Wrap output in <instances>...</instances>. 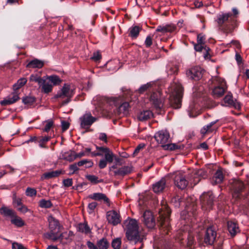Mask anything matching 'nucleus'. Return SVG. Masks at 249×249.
Returning a JSON list of instances; mask_svg holds the SVG:
<instances>
[{
    "mask_svg": "<svg viewBox=\"0 0 249 249\" xmlns=\"http://www.w3.org/2000/svg\"><path fill=\"white\" fill-rule=\"evenodd\" d=\"M217 22L219 28L226 34L232 32L236 27L233 17L231 13H221L217 16Z\"/></svg>",
    "mask_w": 249,
    "mask_h": 249,
    "instance_id": "1",
    "label": "nucleus"
},
{
    "mask_svg": "<svg viewBox=\"0 0 249 249\" xmlns=\"http://www.w3.org/2000/svg\"><path fill=\"white\" fill-rule=\"evenodd\" d=\"M183 96V88L178 83H174L171 86V94L169 101L171 106L175 108H179L181 105V99Z\"/></svg>",
    "mask_w": 249,
    "mask_h": 249,
    "instance_id": "2",
    "label": "nucleus"
},
{
    "mask_svg": "<svg viewBox=\"0 0 249 249\" xmlns=\"http://www.w3.org/2000/svg\"><path fill=\"white\" fill-rule=\"evenodd\" d=\"M126 231V236L129 241L138 240L139 237L137 221L134 219H128L124 223Z\"/></svg>",
    "mask_w": 249,
    "mask_h": 249,
    "instance_id": "3",
    "label": "nucleus"
},
{
    "mask_svg": "<svg viewBox=\"0 0 249 249\" xmlns=\"http://www.w3.org/2000/svg\"><path fill=\"white\" fill-rule=\"evenodd\" d=\"M0 214L4 217L11 218V223L17 227H22L25 224L24 221L17 215L14 210L7 206L3 205L0 208Z\"/></svg>",
    "mask_w": 249,
    "mask_h": 249,
    "instance_id": "4",
    "label": "nucleus"
},
{
    "mask_svg": "<svg viewBox=\"0 0 249 249\" xmlns=\"http://www.w3.org/2000/svg\"><path fill=\"white\" fill-rule=\"evenodd\" d=\"M230 189L231 191L232 197L235 199H239L245 196V185L241 180L233 179L230 181Z\"/></svg>",
    "mask_w": 249,
    "mask_h": 249,
    "instance_id": "5",
    "label": "nucleus"
},
{
    "mask_svg": "<svg viewBox=\"0 0 249 249\" xmlns=\"http://www.w3.org/2000/svg\"><path fill=\"white\" fill-rule=\"evenodd\" d=\"M74 94V89H71L70 85L65 83L64 84L62 88L54 96L55 98H64L67 97V99L62 102V105H65L68 104L71 101Z\"/></svg>",
    "mask_w": 249,
    "mask_h": 249,
    "instance_id": "6",
    "label": "nucleus"
},
{
    "mask_svg": "<svg viewBox=\"0 0 249 249\" xmlns=\"http://www.w3.org/2000/svg\"><path fill=\"white\" fill-rule=\"evenodd\" d=\"M79 122L80 128L85 130L83 133L92 131L90 128L93 124V116L90 112L86 111L79 118Z\"/></svg>",
    "mask_w": 249,
    "mask_h": 249,
    "instance_id": "7",
    "label": "nucleus"
},
{
    "mask_svg": "<svg viewBox=\"0 0 249 249\" xmlns=\"http://www.w3.org/2000/svg\"><path fill=\"white\" fill-rule=\"evenodd\" d=\"M214 81L217 84L212 91L213 95L214 98H218L223 95L227 90V86L224 79L220 77H215Z\"/></svg>",
    "mask_w": 249,
    "mask_h": 249,
    "instance_id": "8",
    "label": "nucleus"
},
{
    "mask_svg": "<svg viewBox=\"0 0 249 249\" xmlns=\"http://www.w3.org/2000/svg\"><path fill=\"white\" fill-rule=\"evenodd\" d=\"M115 101L114 99L102 98L98 105V107H96L97 112H100L101 114L104 115V111L107 112H109L110 106L113 104H115Z\"/></svg>",
    "mask_w": 249,
    "mask_h": 249,
    "instance_id": "9",
    "label": "nucleus"
},
{
    "mask_svg": "<svg viewBox=\"0 0 249 249\" xmlns=\"http://www.w3.org/2000/svg\"><path fill=\"white\" fill-rule=\"evenodd\" d=\"M172 178L174 179L175 185L178 188L182 190L187 187L188 181L183 174L177 172L173 175Z\"/></svg>",
    "mask_w": 249,
    "mask_h": 249,
    "instance_id": "10",
    "label": "nucleus"
},
{
    "mask_svg": "<svg viewBox=\"0 0 249 249\" xmlns=\"http://www.w3.org/2000/svg\"><path fill=\"white\" fill-rule=\"evenodd\" d=\"M213 198V193L211 192L203 194L200 197L202 207L206 210L212 209Z\"/></svg>",
    "mask_w": 249,
    "mask_h": 249,
    "instance_id": "11",
    "label": "nucleus"
},
{
    "mask_svg": "<svg viewBox=\"0 0 249 249\" xmlns=\"http://www.w3.org/2000/svg\"><path fill=\"white\" fill-rule=\"evenodd\" d=\"M105 156V158L109 161V163L112 162L113 152L108 148L104 146H96L94 151V156Z\"/></svg>",
    "mask_w": 249,
    "mask_h": 249,
    "instance_id": "12",
    "label": "nucleus"
},
{
    "mask_svg": "<svg viewBox=\"0 0 249 249\" xmlns=\"http://www.w3.org/2000/svg\"><path fill=\"white\" fill-rule=\"evenodd\" d=\"M166 210L164 211L162 210L159 211L160 217L161 221V227L163 229L166 228L167 233L170 230V226L169 224V216L171 213L170 210L165 206Z\"/></svg>",
    "mask_w": 249,
    "mask_h": 249,
    "instance_id": "13",
    "label": "nucleus"
},
{
    "mask_svg": "<svg viewBox=\"0 0 249 249\" xmlns=\"http://www.w3.org/2000/svg\"><path fill=\"white\" fill-rule=\"evenodd\" d=\"M154 138L158 143L164 145L170 142V134L166 130H160L155 134Z\"/></svg>",
    "mask_w": 249,
    "mask_h": 249,
    "instance_id": "14",
    "label": "nucleus"
},
{
    "mask_svg": "<svg viewBox=\"0 0 249 249\" xmlns=\"http://www.w3.org/2000/svg\"><path fill=\"white\" fill-rule=\"evenodd\" d=\"M187 77L195 81L199 80L202 76V71L200 67H195L186 71Z\"/></svg>",
    "mask_w": 249,
    "mask_h": 249,
    "instance_id": "15",
    "label": "nucleus"
},
{
    "mask_svg": "<svg viewBox=\"0 0 249 249\" xmlns=\"http://www.w3.org/2000/svg\"><path fill=\"white\" fill-rule=\"evenodd\" d=\"M150 101L157 109H160L163 106V99L160 92L153 93L150 96Z\"/></svg>",
    "mask_w": 249,
    "mask_h": 249,
    "instance_id": "16",
    "label": "nucleus"
},
{
    "mask_svg": "<svg viewBox=\"0 0 249 249\" xmlns=\"http://www.w3.org/2000/svg\"><path fill=\"white\" fill-rule=\"evenodd\" d=\"M107 218L108 223L114 226L117 225L121 221L120 214L115 211H110L107 212Z\"/></svg>",
    "mask_w": 249,
    "mask_h": 249,
    "instance_id": "17",
    "label": "nucleus"
},
{
    "mask_svg": "<svg viewBox=\"0 0 249 249\" xmlns=\"http://www.w3.org/2000/svg\"><path fill=\"white\" fill-rule=\"evenodd\" d=\"M142 221L148 228H152L155 225V222L152 213L149 211H146L142 215Z\"/></svg>",
    "mask_w": 249,
    "mask_h": 249,
    "instance_id": "18",
    "label": "nucleus"
},
{
    "mask_svg": "<svg viewBox=\"0 0 249 249\" xmlns=\"http://www.w3.org/2000/svg\"><path fill=\"white\" fill-rule=\"evenodd\" d=\"M75 228L77 231L81 232L85 235H90L92 233V229L88 225V222H80L76 225Z\"/></svg>",
    "mask_w": 249,
    "mask_h": 249,
    "instance_id": "19",
    "label": "nucleus"
},
{
    "mask_svg": "<svg viewBox=\"0 0 249 249\" xmlns=\"http://www.w3.org/2000/svg\"><path fill=\"white\" fill-rule=\"evenodd\" d=\"M167 178H161L152 185V189L154 193L159 194L162 192L166 187Z\"/></svg>",
    "mask_w": 249,
    "mask_h": 249,
    "instance_id": "20",
    "label": "nucleus"
},
{
    "mask_svg": "<svg viewBox=\"0 0 249 249\" xmlns=\"http://www.w3.org/2000/svg\"><path fill=\"white\" fill-rule=\"evenodd\" d=\"M216 236V231L212 227L208 228L206 231L204 237V242L208 245H212L215 240Z\"/></svg>",
    "mask_w": 249,
    "mask_h": 249,
    "instance_id": "21",
    "label": "nucleus"
},
{
    "mask_svg": "<svg viewBox=\"0 0 249 249\" xmlns=\"http://www.w3.org/2000/svg\"><path fill=\"white\" fill-rule=\"evenodd\" d=\"M227 228L231 237H234L240 231L238 223L234 221H228Z\"/></svg>",
    "mask_w": 249,
    "mask_h": 249,
    "instance_id": "22",
    "label": "nucleus"
},
{
    "mask_svg": "<svg viewBox=\"0 0 249 249\" xmlns=\"http://www.w3.org/2000/svg\"><path fill=\"white\" fill-rule=\"evenodd\" d=\"M19 99L20 98L17 92H13L8 97L1 101L0 104L3 106L10 105L16 103L19 100Z\"/></svg>",
    "mask_w": 249,
    "mask_h": 249,
    "instance_id": "23",
    "label": "nucleus"
},
{
    "mask_svg": "<svg viewBox=\"0 0 249 249\" xmlns=\"http://www.w3.org/2000/svg\"><path fill=\"white\" fill-rule=\"evenodd\" d=\"M225 103L229 106L232 107L236 109H240L241 108L240 104L236 101H233L232 95L231 93H228L224 98Z\"/></svg>",
    "mask_w": 249,
    "mask_h": 249,
    "instance_id": "24",
    "label": "nucleus"
},
{
    "mask_svg": "<svg viewBox=\"0 0 249 249\" xmlns=\"http://www.w3.org/2000/svg\"><path fill=\"white\" fill-rule=\"evenodd\" d=\"M193 180L190 179L191 183H194V185H196L200 180V177L204 178L206 175V173L204 170L202 169H199L196 170L193 172Z\"/></svg>",
    "mask_w": 249,
    "mask_h": 249,
    "instance_id": "25",
    "label": "nucleus"
},
{
    "mask_svg": "<svg viewBox=\"0 0 249 249\" xmlns=\"http://www.w3.org/2000/svg\"><path fill=\"white\" fill-rule=\"evenodd\" d=\"M48 221L49 223V229L51 231L58 232L60 230L61 226L59 221L54 217L50 216L49 217Z\"/></svg>",
    "mask_w": 249,
    "mask_h": 249,
    "instance_id": "26",
    "label": "nucleus"
},
{
    "mask_svg": "<svg viewBox=\"0 0 249 249\" xmlns=\"http://www.w3.org/2000/svg\"><path fill=\"white\" fill-rule=\"evenodd\" d=\"M176 26L172 24H167L164 26H159L157 27L156 31L160 32L162 34L166 33H172L176 30Z\"/></svg>",
    "mask_w": 249,
    "mask_h": 249,
    "instance_id": "27",
    "label": "nucleus"
},
{
    "mask_svg": "<svg viewBox=\"0 0 249 249\" xmlns=\"http://www.w3.org/2000/svg\"><path fill=\"white\" fill-rule=\"evenodd\" d=\"M132 171V168L130 166H125L115 170L113 171V175L114 176H124L130 173Z\"/></svg>",
    "mask_w": 249,
    "mask_h": 249,
    "instance_id": "28",
    "label": "nucleus"
},
{
    "mask_svg": "<svg viewBox=\"0 0 249 249\" xmlns=\"http://www.w3.org/2000/svg\"><path fill=\"white\" fill-rule=\"evenodd\" d=\"M153 116V114L150 110H146L141 111L138 114V119L141 121L147 120Z\"/></svg>",
    "mask_w": 249,
    "mask_h": 249,
    "instance_id": "29",
    "label": "nucleus"
},
{
    "mask_svg": "<svg viewBox=\"0 0 249 249\" xmlns=\"http://www.w3.org/2000/svg\"><path fill=\"white\" fill-rule=\"evenodd\" d=\"M94 200H97L107 204V206L110 205L109 200L106 195L102 193H94Z\"/></svg>",
    "mask_w": 249,
    "mask_h": 249,
    "instance_id": "30",
    "label": "nucleus"
},
{
    "mask_svg": "<svg viewBox=\"0 0 249 249\" xmlns=\"http://www.w3.org/2000/svg\"><path fill=\"white\" fill-rule=\"evenodd\" d=\"M129 103L124 102L117 108V114L120 116L125 115L128 113L129 108Z\"/></svg>",
    "mask_w": 249,
    "mask_h": 249,
    "instance_id": "31",
    "label": "nucleus"
},
{
    "mask_svg": "<svg viewBox=\"0 0 249 249\" xmlns=\"http://www.w3.org/2000/svg\"><path fill=\"white\" fill-rule=\"evenodd\" d=\"M44 64L43 61L35 58L30 61L26 67L27 68L40 69L43 67Z\"/></svg>",
    "mask_w": 249,
    "mask_h": 249,
    "instance_id": "32",
    "label": "nucleus"
},
{
    "mask_svg": "<svg viewBox=\"0 0 249 249\" xmlns=\"http://www.w3.org/2000/svg\"><path fill=\"white\" fill-rule=\"evenodd\" d=\"M46 79L53 84V86L59 85L62 82V80L58 76L54 74L47 76Z\"/></svg>",
    "mask_w": 249,
    "mask_h": 249,
    "instance_id": "33",
    "label": "nucleus"
},
{
    "mask_svg": "<svg viewBox=\"0 0 249 249\" xmlns=\"http://www.w3.org/2000/svg\"><path fill=\"white\" fill-rule=\"evenodd\" d=\"M61 174V171L59 170L46 172L43 174L42 178L43 179H50L58 177Z\"/></svg>",
    "mask_w": 249,
    "mask_h": 249,
    "instance_id": "34",
    "label": "nucleus"
},
{
    "mask_svg": "<svg viewBox=\"0 0 249 249\" xmlns=\"http://www.w3.org/2000/svg\"><path fill=\"white\" fill-rule=\"evenodd\" d=\"M74 151L70 150L65 152L62 154V158L69 161H72L75 160Z\"/></svg>",
    "mask_w": 249,
    "mask_h": 249,
    "instance_id": "35",
    "label": "nucleus"
},
{
    "mask_svg": "<svg viewBox=\"0 0 249 249\" xmlns=\"http://www.w3.org/2000/svg\"><path fill=\"white\" fill-rule=\"evenodd\" d=\"M141 28L138 26H134L130 27L129 29V36L132 38H136L139 35Z\"/></svg>",
    "mask_w": 249,
    "mask_h": 249,
    "instance_id": "36",
    "label": "nucleus"
},
{
    "mask_svg": "<svg viewBox=\"0 0 249 249\" xmlns=\"http://www.w3.org/2000/svg\"><path fill=\"white\" fill-rule=\"evenodd\" d=\"M58 232L57 231H50V232L45 233L44 235L48 239L52 240L53 241H56L58 240L59 238L58 236Z\"/></svg>",
    "mask_w": 249,
    "mask_h": 249,
    "instance_id": "37",
    "label": "nucleus"
},
{
    "mask_svg": "<svg viewBox=\"0 0 249 249\" xmlns=\"http://www.w3.org/2000/svg\"><path fill=\"white\" fill-rule=\"evenodd\" d=\"M53 86L48 82H46L44 79V83L41 84V90L45 93H49L52 92Z\"/></svg>",
    "mask_w": 249,
    "mask_h": 249,
    "instance_id": "38",
    "label": "nucleus"
},
{
    "mask_svg": "<svg viewBox=\"0 0 249 249\" xmlns=\"http://www.w3.org/2000/svg\"><path fill=\"white\" fill-rule=\"evenodd\" d=\"M109 243L105 238H102L97 243V247L94 245V249H107L108 247Z\"/></svg>",
    "mask_w": 249,
    "mask_h": 249,
    "instance_id": "39",
    "label": "nucleus"
},
{
    "mask_svg": "<svg viewBox=\"0 0 249 249\" xmlns=\"http://www.w3.org/2000/svg\"><path fill=\"white\" fill-rule=\"evenodd\" d=\"M224 176L222 172L220 170H218L214 174L213 179L214 181L215 184L221 183L223 179Z\"/></svg>",
    "mask_w": 249,
    "mask_h": 249,
    "instance_id": "40",
    "label": "nucleus"
},
{
    "mask_svg": "<svg viewBox=\"0 0 249 249\" xmlns=\"http://www.w3.org/2000/svg\"><path fill=\"white\" fill-rule=\"evenodd\" d=\"M217 121H213L210 124L204 125L203 127L201 129V133L204 135L207 133L212 132L213 129L212 127L216 123Z\"/></svg>",
    "mask_w": 249,
    "mask_h": 249,
    "instance_id": "41",
    "label": "nucleus"
},
{
    "mask_svg": "<svg viewBox=\"0 0 249 249\" xmlns=\"http://www.w3.org/2000/svg\"><path fill=\"white\" fill-rule=\"evenodd\" d=\"M51 138L50 136L38 137V143H39V146L41 148H47L45 146V143L49 141Z\"/></svg>",
    "mask_w": 249,
    "mask_h": 249,
    "instance_id": "42",
    "label": "nucleus"
},
{
    "mask_svg": "<svg viewBox=\"0 0 249 249\" xmlns=\"http://www.w3.org/2000/svg\"><path fill=\"white\" fill-rule=\"evenodd\" d=\"M29 80L30 81L37 83L39 87H41V84L44 83L43 78L41 77L37 74H31L30 76Z\"/></svg>",
    "mask_w": 249,
    "mask_h": 249,
    "instance_id": "43",
    "label": "nucleus"
},
{
    "mask_svg": "<svg viewBox=\"0 0 249 249\" xmlns=\"http://www.w3.org/2000/svg\"><path fill=\"white\" fill-rule=\"evenodd\" d=\"M27 82V79L25 78H21L18 79L17 82L13 85V89L17 90L23 87Z\"/></svg>",
    "mask_w": 249,
    "mask_h": 249,
    "instance_id": "44",
    "label": "nucleus"
},
{
    "mask_svg": "<svg viewBox=\"0 0 249 249\" xmlns=\"http://www.w3.org/2000/svg\"><path fill=\"white\" fill-rule=\"evenodd\" d=\"M39 206L42 208L48 209L53 206V204L49 200L42 199L39 201Z\"/></svg>",
    "mask_w": 249,
    "mask_h": 249,
    "instance_id": "45",
    "label": "nucleus"
},
{
    "mask_svg": "<svg viewBox=\"0 0 249 249\" xmlns=\"http://www.w3.org/2000/svg\"><path fill=\"white\" fill-rule=\"evenodd\" d=\"M187 246L189 249H193L196 247V243L195 242L194 237L191 234L188 235L187 238Z\"/></svg>",
    "mask_w": 249,
    "mask_h": 249,
    "instance_id": "46",
    "label": "nucleus"
},
{
    "mask_svg": "<svg viewBox=\"0 0 249 249\" xmlns=\"http://www.w3.org/2000/svg\"><path fill=\"white\" fill-rule=\"evenodd\" d=\"M36 101V98L32 96H26L22 98V103L26 105L31 106L33 105Z\"/></svg>",
    "mask_w": 249,
    "mask_h": 249,
    "instance_id": "47",
    "label": "nucleus"
},
{
    "mask_svg": "<svg viewBox=\"0 0 249 249\" xmlns=\"http://www.w3.org/2000/svg\"><path fill=\"white\" fill-rule=\"evenodd\" d=\"M162 147L164 150H169L171 151L180 148V147L175 143H167L164 145H162Z\"/></svg>",
    "mask_w": 249,
    "mask_h": 249,
    "instance_id": "48",
    "label": "nucleus"
},
{
    "mask_svg": "<svg viewBox=\"0 0 249 249\" xmlns=\"http://www.w3.org/2000/svg\"><path fill=\"white\" fill-rule=\"evenodd\" d=\"M152 86L151 82L147 83L146 84L142 85L138 89V91L140 93H142L148 89H149Z\"/></svg>",
    "mask_w": 249,
    "mask_h": 249,
    "instance_id": "49",
    "label": "nucleus"
},
{
    "mask_svg": "<svg viewBox=\"0 0 249 249\" xmlns=\"http://www.w3.org/2000/svg\"><path fill=\"white\" fill-rule=\"evenodd\" d=\"M36 195V191L34 188L28 187L26 190V195L28 196L33 197Z\"/></svg>",
    "mask_w": 249,
    "mask_h": 249,
    "instance_id": "50",
    "label": "nucleus"
},
{
    "mask_svg": "<svg viewBox=\"0 0 249 249\" xmlns=\"http://www.w3.org/2000/svg\"><path fill=\"white\" fill-rule=\"evenodd\" d=\"M121 240L120 238H117L113 240L112 247L114 249H119L121 246Z\"/></svg>",
    "mask_w": 249,
    "mask_h": 249,
    "instance_id": "51",
    "label": "nucleus"
},
{
    "mask_svg": "<svg viewBox=\"0 0 249 249\" xmlns=\"http://www.w3.org/2000/svg\"><path fill=\"white\" fill-rule=\"evenodd\" d=\"M204 44H200L197 43V44H195L194 45V48L195 50L197 52H201L202 50L204 48L206 51H208V50H209L208 48H206V47L204 48Z\"/></svg>",
    "mask_w": 249,
    "mask_h": 249,
    "instance_id": "52",
    "label": "nucleus"
},
{
    "mask_svg": "<svg viewBox=\"0 0 249 249\" xmlns=\"http://www.w3.org/2000/svg\"><path fill=\"white\" fill-rule=\"evenodd\" d=\"M73 184V180L72 178L64 179L63 180V185L65 187H69L72 186Z\"/></svg>",
    "mask_w": 249,
    "mask_h": 249,
    "instance_id": "53",
    "label": "nucleus"
},
{
    "mask_svg": "<svg viewBox=\"0 0 249 249\" xmlns=\"http://www.w3.org/2000/svg\"><path fill=\"white\" fill-rule=\"evenodd\" d=\"M53 122L52 120H48L46 124L45 127L43 129L44 131L49 132L51 128L53 126Z\"/></svg>",
    "mask_w": 249,
    "mask_h": 249,
    "instance_id": "54",
    "label": "nucleus"
},
{
    "mask_svg": "<svg viewBox=\"0 0 249 249\" xmlns=\"http://www.w3.org/2000/svg\"><path fill=\"white\" fill-rule=\"evenodd\" d=\"M109 163V161L105 158V159H101L99 162V167L100 169L105 168L107 165V163Z\"/></svg>",
    "mask_w": 249,
    "mask_h": 249,
    "instance_id": "55",
    "label": "nucleus"
},
{
    "mask_svg": "<svg viewBox=\"0 0 249 249\" xmlns=\"http://www.w3.org/2000/svg\"><path fill=\"white\" fill-rule=\"evenodd\" d=\"M13 203L16 207H19L22 204L21 199L20 198H17L16 196H14L13 198Z\"/></svg>",
    "mask_w": 249,
    "mask_h": 249,
    "instance_id": "56",
    "label": "nucleus"
},
{
    "mask_svg": "<svg viewBox=\"0 0 249 249\" xmlns=\"http://www.w3.org/2000/svg\"><path fill=\"white\" fill-rule=\"evenodd\" d=\"M12 249H27L21 244L14 242L12 243Z\"/></svg>",
    "mask_w": 249,
    "mask_h": 249,
    "instance_id": "57",
    "label": "nucleus"
},
{
    "mask_svg": "<svg viewBox=\"0 0 249 249\" xmlns=\"http://www.w3.org/2000/svg\"><path fill=\"white\" fill-rule=\"evenodd\" d=\"M70 123L67 121H61V127H62V131L63 132H64L66 131L67 129H69L70 127Z\"/></svg>",
    "mask_w": 249,
    "mask_h": 249,
    "instance_id": "58",
    "label": "nucleus"
},
{
    "mask_svg": "<svg viewBox=\"0 0 249 249\" xmlns=\"http://www.w3.org/2000/svg\"><path fill=\"white\" fill-rule=\"evenodd\" d=\"M145 45L147 48L150 47L152 44V38L150 36H148L144 42Z\"/></svg>",
    "mask_w": 249,
    "mask_h": 249,
    "instance_id": "59",
    "label": "nucleus"
},
{
    "mask_svg": "<svg viewBox=\"0 0 249 249\" xmlns=\"http://www.w3.org/2000/svg\"><path fill=\"white\" fill-rule=\"evenodd\" d=\"M232 10L233 12V14H232V16L233 17L234 24L236 26H237V23L236 18L237 17V15L238 14V11L235 8H233Z\"/></svg>",
    "mask_w": 249,
    "mask_h": 249,
    "instance_id": "60",
    "label": "nucleus"
},
{
    "mask_svg": "<svg viewBox=\"0 0 249 249\" xmlns=\"http://www.w3.org/2000/svg\"><path fill=\"white\" fill-rule=\"evenodd\" d=\"M205 37L202 34H198L197 37V42L198 43L205 44Z\"/></svg>",
    "mask_w": 249,
    "mask_h": 249,
    "instance_id": "61",
    "label": "nucleus"
},
{
    "mask_svg": "<svg viewBox=\"0 0 249 249\" xmlns=\"http://www.w3.org/2000/svg\"><path fill=\"white\" fill-rule=\"evenodd\" d=\"M98 137L100 140L104 142L105 143L107 142V136L105 133H99Z\"/></svg>",
    "mask_w": 249,
    "mask_h": 249,
    "instance_id": "62",
    "label": "nucleus"
},
{
    "mask_svg": "<svg viewBox=\"0 0 249 249\" xmlns=\"http://www.w3.org/2000/svg\"><path fill=\"white\" fill-rule=\"evenodd\" d=\"M69 168H70V170L73 171V172L72 173V174L75 173L79 169V168L78 167V165H77V164L76 163H74L70 165Z\"/></svg>",
    "mask_w": 249,
    "mask_h": 249,
    "instance_id": "63",
    "label": "nucleus"
},
{
    "mask_svg": "<svg viewBox=\"0 0 249 249\" xmlns=\"http://www.w3.org/2000/svg\"><path fill=\"white\" fill-rule=\"evenodd\" d=\"M18 211L22 213H26L29 210L27 207L25 205H23L22 204H21V205L19 206V207L18 208Z\"/></svg>",
    "mask_w": 249,
    "mask_h": 249,
    "instance_id": "64",
    "label": "nucleus"
}]
</instances>
